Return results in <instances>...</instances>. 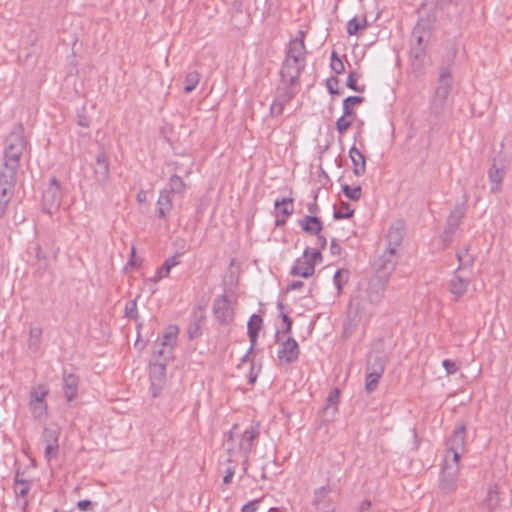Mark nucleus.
Instances as JSON below:
<instances>
[{
	"instance_id": "nucleus-1",
	"label": "nucleus",
	"mask_w": 512,
	"mask_h": 512,
	"mask_svg": "<svg viewBox=\"0 0 512 512\" xmlns=\"http://www.w3.org/2000/svg\"><path fill=\"white\" fill-rule=\"evenodd\" d=\"M237 428L238 425L233 426L227 439L228 462L235 461L234 457L239 454L243 460L244 472H246L250 453L254 449L255 441L260 435L259 424H252L241 435L235 436Z\"/></svg>"
},
{
	"instance_id": "nucleus-2",
	"label": "nucleus",
	"mask_w": 512,
	"mask_h": 512,
	"mask_svg": "<svg viewBox=\"0 0 512 512\" xmlns=\"http://www.w3.org/2000/svg\"><path fill=\"white\" fill-rule=\"evenodd\" d=\"M397 263H398L397 249H395V247H387L386 250L375 261L374 277H377L380 279H385L386 281H389L393 271L396 268Z\"/></svg>"
},
{
	"instance_id": "nucleus-3",
	"label": "nucleus",
	"mask_w": 512,
	"mask_h": 512,
	"mask_svg": "<svg viewBox=\"0 0 512 512\" xmlns=\"http://www.w3.org/2000/svg\"><path fill=\"white\" fill-rule=\"evenodd\" d=\"M465 439H466V426L461 423L458 424L452 432V435L446 442V455L445 461L451 456L453 463H458L461 453L465 450Z\"/></svg>"
},
{
	"instance_id": "nucleus-4",
	"label": "nucleus",
	"mask_w": 512,
	"mask_h": 512,
	"mask_svg": "<svg viewBox=\"0 0 512 512\" xmlns=\"http://www.w3.org/2000/svg\"><path fill=\"white\" fill-rule=\"evenodd\" d=\"M24 138L18 133H12L8 138V144L4 151V167L18 169L24 150Z\"/></svg>"
},
{
	"instance_id": "nucleus-5",
	"label": "nucleus",
	"mask_w": 512,
	"mask_h": 512,
	"mask_svg": "<svg viewBox=\"0 0 512 512\" xmlns=\"http://www.w3.org/2000/svg\"><path fill=\"white\" fill-rule=\"evenodd\" d=\"M48 393L49 389L43 384L33 388L30 392L29 411L32 417L36 420H40L47 416L48 405L46 397Z\"/></svg>"
},
{
	"instance_id": "nucleus-6",
	"label": "nucleus",
	"mask_w": 512,
	"mask_h": 512,
	"mask_svg": "<svg viewBox=\"0 0 512 512\" xmlns=\"http://www.w3.org/2000/svg\"><path fill=\"white\" fill-rule=\"evenodd\" d=\"M466 208L465 204H457L454 209L450 212L446 220V225L442 233V241L447 244L452 242V239L459 228L462 220L465 216Z\"/></svg>"
},
{
	"instance_id": "nucleus-7",
	"label": "nucleus",
	"mask_w": 512,
	"mask_h": 512,
	"mask_svg": "<svg viewBox=\"0 0 512 512\" xmlns=\"http://www.w3.org/2000/svg\"><path fill=\"white\" fill-rule=\"evenodd\" d=\"M364 102L360 96H349L343 100V115L336 121V129L340 135H343L352 125L353 120L348 117H354V110L351 105H357Z\"/></svg>"
},
{
	"instance_id": "nucleus-8",
	"label": "nucleus",
	"mask_w": 512,
	"mask_h": 512,
	"mask_svg": "<svg viewBox=\"0 0 512 512\" xmlns=\"http://www.w3.org/2000/svg\"><path fill=\"white\" fill-rule=\"evenodd\" d=\"M61 203L60 183L56 178L50 180L49 186L43 193V211L52 214Z\"/></svg>"
},
{
	"instance_id": "nucleus-9",
	"label": "nucleus",
	"mask_w": 512,
	"mask_h": 512,
	"mask_svg": "<svg viewBox=\"0 0 512 512\" xmlns=\"http://www.w3.org/2000/svg\"><path fill=\"white\" fill-rule=\"evenodd\" d=\"M459 462L453 465L445 464L441 471L439 487L444 493H451L457 488Z\"/></svg>"
},
{
	"instance_id": "nucleus-10",
	"label": "nucleus",
	"mask_w": 512,
	"mask_h": 512,
	"mask_svg": "<svg viewBox=\"0 0 512 512\" xmlns=\"http://www.w3.org/2000/svg\"><path fill=\"white\" fill-rule=\"evenodd\" d=\"M299 37L291 39L286 49L285 58L297 61L300 64L306 65V46L304 42L305 33L302 30L298 31Z\"/></svg>"
},
{
	"instance_id": "nucleus-11",
	"label": "nucleus",
	"mask_w": 512,
	"mask_h": 512,
	"mask_svg": "<svg viewBox=\"0 0 512 512\" xmlns=\"http://www.w3.org/2000/svg\"><path fill=\"white\" fill-rule=\"evenodd\" d=\"M213 313L222 324H229L233 321L234 312L226 295H220L214 299Z\"/></svg>"
},
{
	"instance_id": "nucleus-12",
	"label": "nucleus",
	"mask_w": 512,
	"mask_h": 512,
	"mask_svg": "<svg viewBox=\"0 0 512 512\" xmlns=\"http://www.w3.org/2000/svg\"><path fill=\"white\" fill-rule=\"evenodd\" d=\"M471 281L470 277H464L458 271H454L448 282V290L452 296V301L457 302L464 296Z\"/></svg>"
},
{
	"instance_id": "nucleus-13",
	"label": "nucleus",
	"mask_w": 512,
	"mask_h": 512,
	"mask_svg": "<svg viewBox=\"0 0 512 512\" xmlns=\"http://www.w3.org/2000/svg\"><path fill=\"white\" fill-rule=\"evenodd\" d=\"M506 173V163L502 158H495L488 171L489 181L491 183V192L497 193L501 189V184Z\"/></svg>"
},
{
	"instance_id": "nucleus-14",
	"label": "nucleus",
	"mask_w": 512,
	"mask_h": 512,
	"mask_svg": "<svg viewBox=\"0 0 512 512\" xmlns=\"http://www.w3.org/2000/svg\"><path fill=\"white\" fill-rule=\"evenodd\" d=\"M304 68V64H300L294 61V59L290 60L285 58L279 72L280 78L288 80L290 83L299 82L300 75Z\"/></svg>"
},
{
	"instance_id": "nucleus-15",
	"label": "nucleus",
	"mask_w": 512,
	"mask_h": 512,
	"mask_svg": "<svg viewBox=\"0 0 512 512\" xmlns=\"http://www.w3.org/2000/svg\"><path fill=\"white\" fill-rule=\"evenodd\" d=\"M262 317L258 314H253L247 324V333L250 341V348L248 349L247 353L242 357V362H246L249 355L253 352L256 344H257V338L259 331L262 327Z\"/></svg>"
},
{
	"instance_id": "nucleus-16",
	"label": "nucleus",
	"mask_w": 512,
	"mask_h": 512,
	"mask_svg": "<svg viewBox=\"0 0 512 512\" xmlns=\"http://www.w3.org/2000/svg\"><path fill=\"white\" fill-rule=\"evenodd\" d=\"M300 350L297 341L288 337L286 341L282 342L278 350V358L285 363H292L298 359Z\"/></svg>"
},
{
	"instance_id": "nucleus-17",
	"label": "nucleus",
	"mask_w": 512,
	"mask_h": 512,
	"mask_svg": "<svg viewBox=\"0 0 512 512\" xmlns=\"http://www.w3.org/2000/svg\"><path fill=\"white\" fill-rule=\"evenodd\" d=\"M309 251H310V248L307 247L304 250L303 256L301 258H298L295 261V263L292 266L291 271H290L291 275L308 278L314 274L315 267L313 266V263H311V261L308 260V252Z\"/></svg>"
},
{
	"instance_id": "nucleus-18",
	"label": "nucleus",
	"mask_w": 512,
	"mask_h": 512,
	"mask_svg": "<svg viewBox=\"0 0 512 512\" xmlns=\"http://www.w3.org/2000/svg\"><path fill=\"white\" fill-rule=\"evenodd\" d=\"M109 159L104 152H100L96 157L94 167V178L100 185H104L109 179Z\"/></svg>"
},
{
	"instance_id": "nucleus-19",
	"label": "nucleus",
	"mask_w": 512,
	"mask_h": 512,
	"mask_svg": "<svg viewBox=\"0 0 512 512\" xmlns=\"http://www.w3.org/2000/svg\"><path fill=\"white\" fill-rule=\"evenodd\" d=\"M389 281L372 277L367 289L368 300L372 304H377L381 301L384 291L386 290Z\"/></svg>"
},
{
	"instance_id": "nucleus-20",
	"label": "nucleus",
	"mask_w": 512,
	"mask_h": 512,
	"mask_svg": "<svg viewBox=\"0 0 512 512\" xmlns=\"http://www.w3.org/2000/svg\"><path fill=\"white\" fill-rule=\"evenodd\" d=\"M63 392L68 402L78 396L79 377L74 373L63 372Z\"/></svg>"
},
{
	"instance_id": "nucleus-21",
	"label": "nucleus",
	"mask_w": 512,
	"mask_h": 512,
	"mask_svg": "<svg viewBox=\"0 0 512 512\" xmlns=\"http://www.w3.org/2000/svg\"><path fill=\"white\" fill-rule=\"evenodd\" d=\"M299 82L290 83L288 80L281 79L275 91V98L280 99L282 101L290 102L291 99L297 93V87Z\"/></svg>"
},
{
	"instance_id": "nucleus-22",
	"label": "nucleus",
	"mask_w": 512,
	"mask_h": 512,
	"mask_svg": "<svg viewBox=\"0 0 512 512\" xmlns=\"http://www.w3.org/2000/svg\"><path fill=\"white\" fill-rule=\"evenodd\" d=\"M469 250L470 245L466 244L462 249L457 251L456 257L459 264L458 268L455 271L461 273L472 270L475 262V257L469 252Z\"/></svg>"
},
{
	"instance_id": "nucleus-23",
	"label": "nucleus",
	"mask_w": 512,
	"mask_h": 512,
	"mask_svg": "<svg viewBox=\"0 0 512 512\" xmlns=\"http://www.w3.org/2000/svg\"><path fill=\"white\" fill-rule=\"evenodd\" d=\"M330 489L326 486L318 488L314 493L313 504L320 512H330L333 510L332 505L328 499Z\"/></svg>"
},
{
	"instance_id": "nucleus-24",
	"label": "nucleus",
	"mask_w": 512,
	"mask_h": 512,
	"mask_svg": "<svg viewBox=\"0 0 512 512\" xmlns=\"http://www.w3.org/2000/svg\"><path fill=\"white\" fill-rule=\"evenodd\" d=\"M298 224L303 231L311 235H318L323 229L322 221L314 215L304 216L298 220Z\"/></svg>"
},
{
	"instance_id": "nucleus-25",
	"label": "nucleus",
	"mask_w": 512,
	"mask_h": 512,
	"mask_svg": "<svg viewBox=\"0 0 512 512\" xmlns=\"http://www.w3.org/2000/svg\"><path fill=\"white\" fill-rule=\"evenodd\" d=\"M349 157L353 164V173L358 177L363 176L366 173V159L363 153L352 146L349 150Z\"/></svg>"
},
{
	"instance_id": "nucleus-26",
	"label": "nucleus",
	"mask_w": 512,
	"mask_h": 512,
	"mask_svg": "<svg viewBox=\"0 0 512 512\" xmlns=\"http://www.w3.org/2000/svg\"><path fill=\"white\" fill-rule=\"evenodd\" d=\"M430 37L427 24L419 20L412 30L411 43L415 45H425Z\"/></svg>"
},
{
	"instance_id": "nucleus-27",
	"label": "nucleus",
	"mask_w": 512,
	"mask_h": 512,
	"mask_svg": "<svg viewBox=\"0 0 512 512\" xmlns=\"http://www.w3.org/2000/svg\"><path fill=\"white\" fill-rule=\"evenodd\" d=\"M451 90H448L446 87L438 86L435 90V96L431 102V111L435 115H440L445 106V101L450 94Z\"/></svg>"
},
{
	"instance_id": "nucleus-28",
	"label": "nucleus",
	"mask_w": 512,
	"mask_h": 512,
	"mask_svg": "<svg viewBox=\"0 0 512 512\" xmlns=\"http://www.w3.org/2000/svg\"><path fill=\"white\" fill-rule=\"evenodd\" d=\"M385 358L380 352H373L368 355L366 372L382 374L385 371Z\"/></svg>"
},
{
	"instance_id": "nucleus-29",
	"label": "nucleus",
	"mask_w": 512,
	"mask_h": 512,
	"mask_svg": "<svg viewBox=\"0 0 512 512\" xmlns=\"http://www.w3.org/2000/svg\"><path fill=\"white\" fill-rule=\"evenodd\" d=\"M173 208L172 195L169 191L161 190L157 200V214L159 218H165Z\"/></svg>"
},
{
	"instance_id": "nucleus-30",
	"label": "nucleus",
	"mask_w": 512,
	"mask_h": 512,
	"mask_svg": "<svg viewBox=\"0 0 512 512\" xmlns=\"http://www.w3.org/2000/svg\"><path fill=\"white\" fill-rule=\"evenodd\" d=\"M13 489L17 497L26 498L31 489V481L22 479L21 473L17 472L14 477Z\"/></svg>"
},
{
	"instance_id": "nucleus-31",
	"label": "nucleus",
	"mask_w": 512,
	"mask_h": 512,
	"mask_svg": "<svg viewBox=\"0 0 512 512\" xmlns=\"http://www.w3.org/2000/svg\"><path fill=\"white\" fill-rule=\"evenodd\" d=\"M274 206L276 213L284 216V218H288L294 211L292 198H278L275 200Z\"/></svg>"
},
{
	"instance_id": "nucleus-32",
	"label": "nucleus",
	"mask_w": 512,
	"mask_h": 512,
	"mask_svg": "<svg viewBox=\"0 0 512 512\" xmlns=\"http://www.w3.org/2000/svg\"><path fill=\"white\" fill-rule=\"evenodd\" d=\"M180 263L178 260V256L174 255L172 257H169L164 264L158 268L156 275L154 277V281L157 282L165 277H167L171 271V269L175 266H177Z\"/></svg>"
},
{
	"instance_id": "nucleus-33",
	"label": "nucleus",
	"mask_w": 512,
	"mask_h": 512,
	"mask_svg": "<svg viewBox=\"0 0 512 512\" xmlns=\"http://www.w3.org/2000/svg\"><path fill=\"white\" fill-rule=\"evenodd\" d=\"M42 328L39 326H34L30 328L29 331V339H28V347L33 352H38L41 346L42 339Z\"/></svg>"
},
{
	"instance_id": "nucleus-34",
	"label": "nucleus",
	"mask_w": 512,
	"mask_h": 512,
	"mask_svg": "<svg viewBox=\"0 0 512 512\" xmlns=\"http://www.w3.org/2000/svg\"><path fill=\"white\" fill-rule=\"evenodd\" d=\"M179 333V329L176 325H169L162 336V339L159 341L160 346H171L174 347L177 341V336Z\"/></svg>"
},
{
	"instance_id": "nucleus-35",
	"label": "nucleus",
	"mask_w": 512,
	"mask_h": 512,
	"mask_svg": "<svg viewBox=\"0 0 512 512\" xmlns=\"http://www.w3.org/2000/svg\"><path fill=\"white\" fill-rule=\"evenodd\" d=\"M17 170L11 167H4V170L0 172V186L14 188Z\"/></svg>"
},
{
	"instance_id": "nucleus-36",
	"label": "nucleus",
	"mask_w": 512,
	"mask_h": 512,
	"mask_svg": "<svg viewBox=\"0 0 512 512\" xmlns=\"http://www.w3.org/2000/svg\"><path fill=\"white\" fill-rule=\"evenodd\" d=\"M169 188L165 189L166 191H169V194H184L186 191V184L183 181V179L174 174L169 179Z\"/></svg>"
},
{
	"instance_id": "nucleus-37",
	"label": "nucleus",
	"mask_w": 512,
	"mask_h": 512,
	"mask_svg": "<svg viewBox=\"0 0 512 512\" xmlns=\"http://www.w3.org/2000/svg\"><path fill=\"white\" fill-rule=\"evenodd\" d=\"M59 435H60L59 428L56 426H50V427L44 428L42 438H43V441L45 442V444L59 445L58 444Z\"/></svg>"
},
{
	"instance_id": "nucleus-38",
	"label": "nucleus",
	"mask_w": 512,
	"mask_h": 512,
	"mask_svg": "<svg viewBox=\"0 0 512 512\" xmlns=\"http://www.w3.org/2000/svg\"><path fill=\"white\" fill-rule=\"evenodd\" d=\"M200 81V73L196 70L189 71L185 76L184 93H191Z\"/></svg>"
},
{
	"instance_id": "nucleus-39",
	"label": "nucleus",
	"mask_w": 512,
	"mask_h": 512,
	"mask_svg": "<svg viewBox=\"0 0 512 512\" xmlns=\"http://www.w3.org/2000/svg\"><path fill=\"white\" fill-rule=\"evenodd\" d=\"M403 239V230L399 227H390L388 234H387V247H395L397 248L398 245H400L401 241Z\"/></svg>"
},
{
	"instance_id": "nucleus-40",
	"label": "nucleus",
	"mask_w": 512,
	"mask_h": 512,
	"mask_svg": "<svg viewBox=\"0 0 512 512\" xmlns=\"http://www.w3.org/2000/svg\"><path fill=\"white\" fill-rule=\"evenodd\" d=\"M166 362H155L153 363L151 369H150V378L152 380V384H154L155 381L161 382L165 377L166 372Z\"/></svg>"
},
{
	"instance_id": "nucleus-41",
	"label": "nucleus",
	"mask_w": 512,
	"mask_h": 512,
	"mask_svg": "<svg viewBox=\"0 0 512 512\" xmlns=\"http://www.w3.org/2000/svg\"><path fill=\"white\" fill-rule=\"evenodd\" d=\"M367 27V19L366 16H363L362 20H358L357 17L352 18L347 23V33L349 35H356L359 30L365 29Z\"/></svg>"
},
{
	"instance_id": "nucleus-42",
	"label": "nucleus",
	"mask_w": 512,
	"mask_h": 512,
	"mask_svg": "<svg viewBox=\"0 0 512 512\" xmlns=\"http://www.w3.org/2000/svg\"><path fill=\"white\" fill-rule=\"evenodd\" d=\"M438 82V86L446 87L448 90L452 89L453 78L449 67H442L440 69Z\"/></svg>"
},
{
	"instance_id": "nucleus-43",
	"label": "nucleus",
	"mask_w": 512,
	"mask_h": 512,
	"mask_svg": "<svg viewBox=\"0 0 512 512\" xmlns=\"http://www.w3.org/2000/svg\"><path fill=\"white\" fill-rule=\"evenodd\" d=\"M486 502L490 509H493L499 505L500 497L498 487L496 485L489 487L487 491Z\"/></svg>"
},
{
	"instance_id": "nucleus-44",
	"label": "nucleus",
	"mask_w": 512,
	"mask_h": 512,
	"mask_svg": "<svg viewBox=\"0 0 512 512\" xmlns=\"http://www.w3.org/2000/svg\"><path fill=\"white\" fill-rule=\"evenodd\" d=\"M360 75L356 71H352L349 73L346 81V86L355 92L362 93L365 91V85L359 86L357 84Z\"/></svg>"
},
{
	"instance_id": "nucleus-45",
	"label": "nucleus",
	"mask_w": 512,
	"mask_h": 512,
	"mask_svg": "<svg viewBox=\"0 0 512 512\" xmlns=\"http://www.w3.org/2000/svg\"><path fill=\"white\" fill-rule=\"evenodd\" d=\"M173 347L171 346H160V342L157 341L155 344L154 356L163 359L162 362H166L170 359Z\"/></svg>"
},
{
	"instance_id": "nucleus-46",
	"label": "nucleus",
	"mask_w": 512,
	"mask_h": 512,
	"mask_svg": "<svg viewBox=\"0 0 512 512\" xmlns=\"http://www.w3.org/2000/svg\"><path fill=\"white\" fill-rule=\"evenodd\" d=\"M349 272L345 269H339L336 271L333 277L334 285L336 286L338 293L341 292L343 285L348 281Z\"/></svg>"
},
{
	"instance_id": "nucleus-47",
	"label": "nucleus",
	"mask_w": 512,
	"mask_h": 512,
	"mask_svg": "<svg viewBox=\"0 0 512 512\" xmlns=\"http://www.w3.org/2000/svg\"><path fill=\"white\" fill-rule=\"evenodd\" d=\"M342 191L352 201H358L362 195L361 186L350 187L348 184H345L342 185Z\"/></svg>"
},
{
	"instance_id": "nucleus-48",
	"label": "nucleus",
	"mask_w": 512,
	"mask_h": 512,
	"mask_svg": "<svg viewBox=\"0 0 512 512\" xmlns=\"http://www.w3.org/2000/svg\"><path fill=\"white\" fill-rule=\"evenodd\" d=\"M382 377V374H377L373 372H366V383L365 389L368 393H372L377 388L379 379Z\"/></svg>"
},
{
	"instance_id": "nucleus-49",
	"label": "nucleus",
	"mask_w": 512,
	"mask_h": 512,
	"mask_svg": "<svg viewBox=\"0 0 512 512\" xmlns=\"http://www.w3.org/2000/svg\"><path fill=\"white\" fill-rule=\"evenodd\" d=\"M354 214V210L350 208V205L346 202H342L340 209L335 211L333 217L337 220L351 218Z\"/></svg>"
},
{
	"instance_id": "nucleus-50",
	"label": "nucleus",
	"mask_w": 512,
	"mask_h": 512,
	"mask_svg": "<svg viewBox=\"0 0 512 512\" xmlns=\"http://www.w3.org/2000/svg\"><path fill=\"white\" fill-rule=\"evenodd\" d=\"M124 313H125L126 318L133 319V320L138 319V309H137V300L136 299L129 300L125 304Z\"/></svg>"
},
{
	"instance_id": "nucleus-51",
	"label": "nucleus",
	"mask_w": 512,
	"mask_h": 512,
	"mask_svg": "<svg viewBox=\"0 0 512 512\" xmlns=\"http://www.w3.org/2000/svg\"><path fill=\"white\" fill-rule=\"evenodd\" d=\"M287 103L288 102L282 101V100L274 97V100L270 106V115L272 117H278V116L282 115V113L284 111V107Z\"/></svg>"
},
{
	"instance_id": "nucleus-52",
	"label": "nucleus",
	"mask_w": 512,
	"mask_h": 512,
	"mask_svg": "<svg viewBox=\"0 0 512 512\" xmlns=\"http://www.w3.org/2000/svg\"><path fill=\"white\" fill-rule=\"evenodd\" d=\"M331 69L336 74H342L345 71V66L342 60L338 57V54L333 51L331 54V63H330Z\"/></svg>"
},
{
	"instance_id": "nucleus-53",
	"label": "nucleus",
	"mask_w": 512,
	"mask_h": 512,
	"mask_svg": "<svg viewBox=\"0 0 512 512\" xmlns=\"http://www.w3.org/2000/svg\"><path fill=\"white\" fill-rule=\"evenodd\" d=\"M425 48H426L425 45L411 44V48H410L411 57L414 58L415 60L422 61L425 56Z\"/></svg>"
},
{
	"instance_id": "nucleus-54",
	"label": "nucleus",
	"mask_w": 512,
	"mask_h": 512,
	"mask_svg": "<svg viewBox=\"0 0 512 512\" xmlns=\"http://www.w3.org/2000/svg\"><path fill=\"white\" fill-rule=\"evenodd\" d=\"M327 88L329 93L339 95L341 92L338 90L339 79L335 76L330 77L327 80Z\"/></svg>"
},
{
	"instance_id": "nucleus-55",
	"label": "nucleus",
	"mask_w": 512,
	"mask_h": 512,
	"mask_svg": "<svg viewBox=\"0 0 512 512\" xmlns=\"http://www.w3.org/2000/svg\"><path fill=\"white\" fill-rule=\"evenodd\" d=\"M59 451V445H50L46 444L44 456L45 458L50 461L52 458H55Z\"/></svg>"
},
{
	"instance_id": "nucleus-56",
	"label": "nucleus",
	"mask_w": 512,
	"mask_h": 512,
	"mask_svg": "<svg viewBox=\"0 0 512 512\" xmlns=\"http://www.w3.org/2000/svg\"><path fill=\"white\" fill-rule=\"evenodd\" d=\"M442 365L448 375L455 374L458 371V366L453 360L445 359L443 360Z\"/></svg>"
},
{
	"instance_id": "nucleus-57",
	"label": "nucleus",
	"mask_w": 512,
	"mask_h": 512,
	"mask_svg": "<svg viewBox=\"0 0 512 512\" xmlns=\"http://www.w3.org/2000/svg\"><path fill=\"white\" fill-rule=\"evenodd\" d=\"M141 262H142V259L136 257V255H135V247H132L131 248V257H130L128 263L126 264V268H128V267H131V268L139 267Z\"/></svg>"
},
{
	"instance_id": "nucleus-58",
	"label": "nucleus",
	"mask_w": 512,
	"mask_h": 512,
	"mask_svg": "<svg viewBox=\"0 0 512 512\" xmlns=\"http://www.w3.org/2000/svg\"><path fill=\"white\" fill-rule=\"evenodd\" d=\"M340 390L338 388H334L327 397L328 405H337L339 402Z\"/></svg>"
},
{
	"instance_id": "nucleus-59",
	"label": "nucleus",
	"mask_w": 512,
	"mask_h": 512,
	"mask_svg": "<svg viewBox=\"0 0 512 512\" xmlns=\"http://www.w3.org/2000/svg\"><path fill=\"white\" fill-rule=\"evenodd\" d=\"M308 260H310L315 267L316 262L322 260V254L320 250L310 248V251L308 252Z\"/></svg>"
},
{
	"instance_id": "nucleus-60",
	"label": "nucleus",
	"mask_w": 512,
	"mask_h": 512,
	"mask_svg": "<svg viewBox=\"0 0 512 512\" xmlns=\"http://www.w3.org/2000/svg\"><path fill=\"white\" fill-rule=\"evenodd\" d=\"M11 197H0V219L6 215Z\"/></svg>"
},
{
	"instance_id": "nucleus-61",
	"label": "nucleus",
	"mask_w": 512,
	"mask_h": 512,
	"mask_svg": "<svg viewBox=\"0 0 512 512\" xmlns=\"http://www.w3.org/2000/svg\"><path fill=\"white\" fill-rule=\"evenodd\" d=\"M282 321L285 324L284 333L289 334L292 329V319L285 313H281Z\"/></svg>"
},
{
	"instance_id": "nucleus-62",
	"label": "nucleus",
	"mask_w": 512,
	"mask_h": 512,
	"mask_svg": "<svg viewBox=\"0 0 512 512\" xmlns=\"http://www.w3.org/2000/svg\"><path fill=\"white\" fill-rule=\"evenodd\" d=\"M235 474L234 467H228L225 472V476L223 478L224 484H230L232 482V478Z\"/></svg>"
},
{
	"instance_id": "nucleus-63",
	"label": "nucleus",
	"mask_w": 512,
	"mask_h": 512,
	"mask_svg": "<svg viewBox=\"0 0 512 512\" xmlns=\"http://www.w3.org/2000/svg\"><path fill=\"white\" fill-rule=\"evenodd\" d=\"M257 501H251L245 504L242 508V512H256L257 510Z\"/></svg>"
},
{
	"instance_id": "nucleus-64",
	"label": "nucleus",
	"mask_w": 512,
	"mask_h": 512,
	"mask_svg": "<svg viewBox=\"0 0 512 512\" xmlns=\"http://www.w3.org/2000/svg\"><path fill=\"white\" fill-rule=\"evenodd\" d=\"M358 512H373L371 509V502L369 500H365L361 503Z\"/></svg>"
}]
</instances>
